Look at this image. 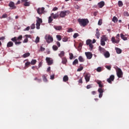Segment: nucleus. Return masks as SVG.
<instances>
[{"label":"nucleus","mask_w":129,"mask_h":129,"mask_svg":"<svg viewBox=\"0 0 129 129\" xmlns=\"http://www.w3.org/2000/svg\"><path fill=\"white\" fill-rule=\"evenodd\" d=\"M90 77H91L90 74L87 73L86 74V75L85 76V79L86 82H89V81H90Z\"/></svg>","instance_id":"11"},{"label":"nucleus","mask_w":129,"mask_h":129,"mask_svg":"<svg viewBox=\"0 0 129 129\" xmlns=\"http://www.w3.org/2000/svg\"><path fill=\"white\" fill-rule=\"evenodd\" d=\"M75 9L76 10H79V9H80V7H79V6H78V5H76L75 6Z\"/></svg>","instance_id":"59"},{"label":"nucleus","mask_w":129,"mask_h":129,"mask_svg":"<svg viewBox=\"0 0 129 129\" xmlns=\"http://www.w3.org/2000/svg\"><path fill=\"white\" fill-rule=\"evenodd\" d=\"M52 49L54 50V51H57V50H58V46L54 45L52 46Z\"/></svg>","instance_id":"39"},{"label":"nucleus","mask_w":129,"mask_h":129,"mask_svg":"<svg viewBox=\"0 0 129 129\" xmlns=\"http://www.w3.org/2000/svg\"><path fill=\"white\" fill-rule=\"evenodd\" d=\"M23 39V35H20L18 37H14L11 39V41L15 43V45H20L22 44V42L20 41Z\"/></svg>","instance_id":"1"},{"label":"nucleus","mask_w":129,"mask_h":129,"mask_svg":"<svg viewBox=\"0 0 129 129\" xmlns=\"http://www.w3.org/2000/svg\"><path fill=\"white\" fill-rule=\"evenodd\" d=\"M31 3L30 2H24V6L25 7H30Z\"/></svg>","instance_id":"29"},{"label":"nucleus","mask_w":129,"mask_h":129,"mask_svg":"<svg viewBox=\"0 0 129 129\" xmlns=\"http://www.w3.org/2000/svg\"><path fill=\"white\" fill-rule=\"evenodd\" d=\"M59 57L62 58V57H64L65 56V52L63 51L60 52V53L58 54Z\"/></svg>","instance_id":"25"},{"label":"nucleus","mask_w":129,"mask_h":129,"mask_svg":"<svg viewBox=\"0 0 129 129\" xmlns=\"http://www.w3.org/2000/svg\"><path fill=\"white\" fill-rule=\"evenodd\" d=\"M53 21V19H52V17L50 16L48 18V24H51L52 23V21Z\"/></svg>","instance_id":"40"},{"label":"nucleus","mask_w":129,"mask_h":129,"mask_svg":"<svg viewBox=\"0 0 129 129\" xmlns=\"http://www.w3.org/2000/svg\"><path fill=\"white\" fill-rule=\"evenodd\" d=\"M56 38L58 41H61V40H62V36L60 35H57Z\"/></svg>","instance_id":"35"},{"label":"nucleus","mask_w":129,"mask_h":129,"mask_svg":"<svg viewBox=\"0 0 129 129\" xmlns=\"http://www.w3.org/2000/svg\"><path fill=\"white\" fill-rule=\"evenodd\" d=\"M78 59L80 62H84V58L82 56H79Z\"/></svg>","instance_id":"31"},{"label":"nucleus","mask_w":129,"mask_h":129,"mask_svg":"<svg viewBox=\"0 0 129 129\" xmlns=\"http://www.w3.org/2000/svg\"><path fill=\"white\" fill-rule=\"evenodd\" d=\"M53 28L56 30V31H61V30H62V26H57L55 25L53 26Z\"/></svg>","instance_id":"19"},{"label":"nucleus","mask_w":129,"mask_h":129,"mask_svg":"<svg viewBox=\"0 0 129 129\" xmlns=\"http://www.w3.org/2000/svg\"><path fill=\"white\" fill-rule=\"evenodd\" d=\"M30 26H28L24 29V31H29L30 30Z\"/></svg>","instance_id":"63"},{"label":"nucleus","mask_w":129,"mask_h":129,"mask_svg":"<svg viewBox=\"0 0 129 129\" xmlns=\"http://www.w3.org/2000/svg\"><path fill=\"white\" fill-rule=\"evenodd\" d=\"M70 14V11L69 10L61 11L59 14L60 18H65L67 15H69Z\"/></svg>","instance_id":"5"},{"label":"nucleus","mask_w":129,"mask_h":129,"mask_svg":"<svg viewBox=\"0 0 129 129\" xmlns=\"http://www.w3.org/2000/svg\"><path fill=\"white\" fill-rule=\"evenodd\" d=\"M8 17V14H4L2 16V19H5Z\"/></svg>","instance_id":"58"},{"label":"nucleus","mask_w":129,"mask_h":129,"mask_svg":"<svg viewBox=\"0 0 129 129\" xmlns=\"http://www.w3.org/2000/svg\"><path fill=\"white\" fill-rule=\"evenodd\" d=\"M69 80V78L68 77V76L66 75L63 78V81L64 82H67Z\"/></svg>","instance_id":"24"},{"label":"nucleus","mask_w":129,"mask_h":129,"mask_svg":"<svg viewBox=\"0 0 129 129\" xmlns=\"http://www.w3.org/2000/svg\"><path fill=\"white\" fill-rule=\"evenodd\" d=\"M118 20L117 19V18L116 17L114 16L112 19V22H114V23H117V21Z\"/></svg>","instance_id":"32"},{"label":"nucleus","mask_w":129,"mask_h":129,"mask_svg":"<svg viewBox=\"0 0 129 129\" xmlns=\"http://www.w3.org/2000/svg\"><path fill=\"white\" fill-rule=\"evenodd\" d=\"M35 28H36V26L35 25V24H32L31 26V30H34V29H35Z\"/></svg>","instance_id":"49"},{"label":"nucleus","mask_w":129,"mask_h":129,"mask_svg":"<svg viewBox=\"0 0 129 129\" xmlns=\"http://www.w3.org/2000/svg\"><path fill=\"white\" fill-rule=\"evenodd\" d=\"M30 65H31V62L30 61H27L25 63V67H27V68H28Z\"/></svg>","instance_id":"41"},{"label":"nucleus","mask_w":129,"mask_h":129,"mask_svg":"<svg viewBox=\"0 0 129 129\" xmlns=\"http://www.w3.org/2000/svg\"><path fill=\"white\" fill-rule=\"evenodd\" d=\"M91 42H92L91 40H90V39L87 40L86 41V44L87 45H90V44H92Z\"/></svg>","instance_id":"42"},{"label":"nucleus","mask_w":129,"mask_h":129,"mask_svg":"<svg viewBox=\"0 0 129 129\" xmlns=\"http://www.w3.org/2000/svg\"><path fill=\"white\" fill-rule=\"evenodd\" d=\"M56 44L57 47H60L61 44L60 43V42L59 41H56Z\"/></svg>","instance_id":"57"},{"label":"nucleus","mask_w":129,"mask_h":129,"mask_svg":"<svg viewBox=\"0 0 129 129\" xmlns=\"http://www.w3.org/2000/svg\"><path fill=\"white\" fill-rule=\"evenodd\" d=\"M78 21L79 23L81 26H83V27H85V26L87 25V24L89 23V21L87 19H78Z\"/></svg>","instance_id":"2"},{"label":"nucleus","mask_w":129,"mask_h":129,"mask_svg":"<svg viewBox=\"0 0 129 129\" xmlns=\"http://www.w3.org/2000/svg\"><path fill=\"white\" fill-rule=\"evenodd\" d=\"M82 70H83V67H81L77 69L78 72H80V71H82Z\"/></svg>","instance_id":"46"},{"label":"nucleus","mask_w":129,"mask_h":129,"mask_svg":"<svg viewBox=\"0 0 129 129\" xmlns=\"http://www.w3.org/2000/svg\"><path fill=\"white\" fill-rule=\"evenodd\" d=\"M13 46H14V43H13L12 41H9L7 43V48H11V47H13Z\"/></svg>","instance_id":"22"},{"label":"nucleus","mask_w":129,"mask_h":129,"mask_svg":"<svg viewBox=\"0 0 129 129\" xmlns=\"http://www.w3.org/2000/svg\"><path fill=\"white\" fill-rule=\"evenodd\" d=\"M79 83H81V84H82L83 83V82L82 81V78H81L78 81Z\"/></svg>","instance_id":"60"},{"label":"nucleus","mask_w":129,"mask_h":129,"mask_svg":"<svg viewBox=\"0 0 129 129\" xmlns=\"http://www.w3.org/2000/svg\"><path fill=\"white\" fill-rule=\"evenodd\" d=\"M76 64H78V59H76L73 62V65L75 66Z\"/></svg>","instance_id":"38"},{"label":"nucleus","mask_w":129,"mask_h":129,"mask_svg":"<svg viewBox=\"0 0 129 129\" xmlns=\"http://www.w3.org/2000/svg\"><path fill=\"white\" fill-rule=\"evenodd\" d=\"M37 13L38 15H43V14H45L46 11H45V8H39L37 10Z\"/></svg>","instance_id":"7"},{"label":"nucleus","mask_w":129,"mask_h":129,"mask_svg":"<svg viewBox=\"0 0 129 129\" xmlns=\"http://www.w3.org/2000/svg\"><path fill=\"white\" fill-rule=\"evenodd\" d=\"M40 42V37L39 36H37L35 40V43H36V44H38Z\"/></svg>","instance_id":"37"},{"label":"nucleus","mask_w":129,"mask_h":129,"mask_svg":"<svg viewBox=\"0 0 129 129\" xmlns=\"http://www.w3.org/2000/svg\"><path fill=\"white\" fill-rule=\"evenodd\" d=\"M116 75L118 78H122L123 76V73L122 72V71H121V69L120 68H117L116 70Z\"/></svg>","instance_id":"3"},{"label":"nucleus","mask_w":129,"mask_h":129,"mask_svg":"<svg viewBox=\"0 0 129 129\" xmlns=\"http://www.w3.org/2000/svg\"><path fill=\"white\" fill-rule=\"evenodd\" d=\"M74 56L73 55V53H70V60H72L73 59V57Z\"/></svg>","instance_id":"52"},{"label":"nucleus","mask_w":129,"mask_h":129,"mask_svg":"<svg viewBox=\"0 0 129 129\" xmlns=\"http://www.w3.org/2000/svg\"><path fill=\"white\" fill-rule=\"evenodd\" d=\"M96 70L97 72H101L102 71V70L101 69V67H99L98 68H97Z\"/></svg>","instance_id":"44"},{"label":"nucleus","mask_w":129,"mask_h":129,"mask_svg":"<svg viewBox=\"0 0 129 129\" xmlns=\"http://www.w3.org/2000/svg\"><path fill=\"white\" fill-rule=\"evenodd\" d=\"M51 16L53 18V19H56L59 18V14H54V13H51Z\"/></svg>","instance_id":"20"},{"label":"nucleus","mask_w":129,"mask_h":129,"mask_svg":"<svg viewBox=\"0 0 129 129\" xmlns=\"http://www.w3.org/2000/svg\"><path fill=\"white\" fill-rule=\"evenodd\" d=\"M79 36V34L78 33H75L73 35V38L74 39H76V38H77V37Z\"/></svg>","instance_id":"43"},{"label":"nucleus","mask_w":129,"mask_h":129,"mask_svg":"<svg viewBox=\"0 0 129 129\" xmlns=\"http://www.w3.org/2000/svg\"><path fill=\"white\" fill-rule=\"evenodd\" d=\"M56 11H58V8L57 7H54L52 9L53 12H55Z\"/></svg>","instance_id":"61"},{"label":"nucleus","mask_w":129,"mask_h":129,"mask_svg":"<svg viewBox=\"0 0 129 129\" xmlns=\"http://www.w3.org/2000/svg\"><path fill=\"white\" fill-rule=\"evenodd\" d=\"M101 46H105V41L101 39Z\"/></svg>","instance_id":"48"},{"label":"nucleus","mask_w":129,"mask_h":129,"mask_svg":"<svg viewBox=\"0 0 129 129\" xmlns=\"http://www.w3.org/2000/svg\"><path fill=\"white\" fill-rule=\"evenodd\" d=\"M46 63H47L48 65H52L53 64V59H51L50 57L46 58Z\"/></svg>","instance_id":"14"},{"label":"nucleus","mask_w":129,"mask_h":129,"mask_svg":"<svg viewBox=\"0 0 129 129\" xmlns=\"http://www.w3.org/2000/svg\"><path fill=\"white\" fill-rule=\"evenodd\" d=\"M95 81H96V83H97V84H98L99 87H100V88H103V87H104L103 83H102V82L101 81L97 80Z\"/></svg>","instance_id":"12"},{"label":"nucleus","mask_w":129,"mask_h":129,"mask_svg":"<svg viewBox=\"0 0 129 129\" xmlns=\"http://www.w3.org/2000/svg\"><path fill=\"white\" fill-rule=\"evenodd\" d=\"M119 37H120L119 34H117L116 37L117 40H119Z\"/></svg>","instance_id":"64"},{"label":"nucleus","mask_w":129,"mask_h":129,"mask_svg":"<svg viewBox=\"0 0 129 129\" xmlns=\"http://www.w3.org/2000/svg\"><path fill=\"white\" fill-rule=\"evenodd\" d=\"M118 7H122L123 6V4L122 3V1H119L118 2Z\"/></svg>","instance_id":"34"},{"label":"nucleus","mask_w":129,"mask_h":129,"mask_svg":"<svg viewBox=\"0 0 129 129\" xmlns=\"http://www.w3.org/2000/svg\"><path fill=\"white\" fill-rule=\"evenodd\" d=\"M111 41L113 44H118L119 43V40H115L114 37H112Z\"/></svg>","instance_id":"17"},{"label":"nucleus","mask_w":129,"mask_h":129,"mask_svg":"<svg viewBox=\"0 0 129 129\" xmlns=\"http://www.w3.org/2000/svg\"><path fill=\"white\" fill-rule=\"evenodd\" d=\"M36 63H37V60L32 59L30 62V64H31V65H35V64H36Z\"/></svg>","instance_id":"33"},{"label":"nucleus","mask_w":129,"mask_h":129,"mask_svg":"<svg viewBox=\"0 0 129 129\" xmlns=\"http://www.w3.org/2000/svg\"><path fill=\"white\" fill-rule=\"evenodd\" d=\"M101 40H102V41H107V37H106L105 36V35H104L102 36Z\"/></svg>","instance_id":"36"},{"label":"nucleus","mask_w":129,"mask_h":129,"mask_svg":"<svg viewBox=\"0 0 129 129\" xmlns=\"http://www.w3.org/2000/svg\"><path fill=\"white\" fill-rule=\"evenodd\" d=\"M99 51L101 54H103L106 50L104 48L102 47L101 46H99Z\"/></svg>","instance_id":"15"},{"label":"nucleus","mask_w":129,"mask_h":129,"mask_svg":"<svg viewBox=\"0 0 129 129\" xmlns=\"http://www.w3.org/2000/svg\"><path fill=\"white\" fill-rule=\"evenodd\" d=\"M43 81L44 82H47L48 80H47V75H43L42 76Z\"/></svg>","instance_id":"26"},{"label":"nucleus","mask_w":129,"mask_h":129,"mask_svg":"<svg viewBox=\"0 0 129 129\" xmlns=\"http://www.w3.org/2000/svg\"><path fill=\"white\" fill-rule=\"evenodd\" d=\"M30 54L29 52H27L23 55V58H27V57H29Z\"/></svg>","instance_id":"30"},{"label":"nucleus","mask_w":129,"mask_h":129,"mask_svg":"<svg viewBox=\"0 0 129 129\" xmlns=\"http://www.w3.org/2000/svg\"><path fill=\"white\" fill-rule=\"evenodd\" d=\"M95 36L97 38V39H99V37H100V33H99V31H98V28H97V29H96V33L95 34Z\"/></svg>","instance_id":"23"},{"label":"nucleus","mask_w":129,"mask_h":129,"mask_svg":"<svg viewBox=\"0 0 129 129\" xmlns=\"http://www.w3.org/2000/svg\"><path fill=\"white\" fill-rule=\"evenodd\" d=\"M45 50H46V48H45L44 47H43L42 46L40 47V51H41V52H43L45 51Z\"/></svg>","instance_id":"53"},{"label":"nucleus","mask_w":129,"mask_h":129,"mask_svg":"<svg viewBox=\"0 0 129 129\" xmlns=\"http://www.w3.org/2000/svg\"><path fill=\"white\" fill-rule=\"evenodd\" d=\"M87 58L90 60V59H91L92 58V56H93V54L91 52H86L85 53Z\"/></svg>","instance_id":"10"},{"label":"nucleus","mask_w":129,"mask_h":129,"mask_svg":"<svg viewBox=\"0 0 129 129\" xmlns=\"http://www.w3.org/2000/svg\"><path fill=\"white\" fill-rule=\"evenodd\" d=\"M37 20H36V29L37 30L40 29V26H41V24L43 23V20L42 19L39 18V17H36Z\"/></svg>","instance_id":"4"},{"label":"nucleus","mask_w":129,"mask_h":129,"mask_svg":"<svg viewBox=\"0 0 129 129\" xmlns=\"http://www.w3.org/2000/svg\"><path fill=\"white\" fill-rule=\"evenodd\" d=\"M114 75H111L109 78L107 79V82L111 84V83H112V81H114Z\"/></svg>","instance_id":"8"},{"label":"nucleus","mask_w":129,"mask_h":129,"mask_svg":"<svg viewBox=\"0 0 129 129\" xmlns=\"http://www.w3.org/2000/svg\"><path fill=\"white\" fill-rule=\"evenodd\" d=\"M98 24L99 26H101L102 25V19H100L98 22Z\"/></svg>","instance_id":"45"},{"label":"nucleus","mask_w":129,"mask_h":129,"mask_svg":"<svg viewBox=\"0 0 129 129\" xmlns=\"http://www.w3.org/2000/svg\"><path fill=\"white\" fill-rule=\"evenodd\" d=\"M89 46L91 50L93 49V45L92 44V43H91V44H89Z\"/></svg>","instance_id":"62"},{"label":"nucleus","mask_w":129,"mask_h":129,"mask_svg":"<svg viewBox=\"0 0 129 129\" xmlns=\"http://www.w3.org/2000/svg\"><path fill=\"white\" fill-rule=\"evenodd\" d=\"M103 54L105 58H109L110 57V53L108 51H106Z\"/></svg>","instance_id":"18"},{"label":"nucleus","mask_w":129,"mask_h":129,"mask_svg":"<svg viewBox=\"0 0 129 129\" xmlns=\"http://www.w3.org/2000/svg\"><path fill=\"white\" fill-rule=\"evenodd\" d=\"M115 50L117 53V54H120L122 52L121 49L120 48H118L117 47L115 48Z\"/></svg>","instance_id":"28"},{"label":"nucleus","mask_w":129,"mask_h":129,"mask_svg":"<svg viewBox=\"0 0 129 129\" xmlns=\"http://www.w3.org/2000/svg\"><path fill=\"white\" fill-rule=\"evenodd\" d=\"M67 32H68V33H71V32H73V29L69 28Z\"/></svg>","instance_id":"54"},{"label":"nucleus","mask_w":129,"mask_h":129,"mask_svg":"<svg viewBox=\"0 0 129 129\" xmlns=\"http://www.w3.org/2000/svg\"><path fill=\"white\" fill-rule=\"evenodd\" d=\"M123 15L125 17H129L128 12H124Z\"/></svg>","instance_id":"50"},{"label":"nucleus","mask_w":129,"mask_h":129,"mask_svg":"<svg viewBox=\"0 0 129 129\" xmlns=\"http://www.w3.org/2000/svg\"><path fill=\"white\" fill-rule=\"evenodd\" d=\"M29 41V39L27 38H25V39L23 40V43H28Z\"/></svg>","instance_id":"55"},{"label":"nucleus","mask_w":129,"mask_h":129,"mask_svg":"<svg viewBox=\"0 0 129 129\" xmlns=\"http://www.w3.org/2000/svg\"><path fill=\"white\" fill-rule=\"evenodd\" d=\"M61 59H62L61 63L66 65V64H67L68 62L67 58H66V57H62Z\"/></svg>","instance_id":"21"},{"label":"nucleus","mask_w":129,"mask_h":129,"mask_svg":"<svg viewBox=\"0 0 129 129\" xmlns=\"http://www.w3.org/2000/svg\"><path fill=\"white\" fill-rule=\"evenodd\" d=\"M45 39L48 44H50V43H52L53 42V37L51 36V35H45Z\"/></svg>","instance_id":"6"},{"label":"nucleus","mask_w":129,"mask_h":129,"mask_svg":"<svg viewBox=\"0 0 129 129\" xmlns=\"http://www.w3.org/2000/svg\"><path fill=\"white\" fill-rule=\"evenodd\" d=\"M34 80L38 81V82H42V79H38L37 78H35Z\"/></svg>","instance_id":"47"},{"label":"nucleus","mask_w":129,"mask_h":129,"mask_svg":"<svg viewBox=\"0 0 129 129\" xmlns=\"http://www.w3.org/2000/svg\"><path fill=\"white\" fill-rule=\"evenodd\" d=\"M67 41H68V38H67V37L63 38V39H62L63 42H67Z\"/></svg>","instance_id":"51"},{"label":"nucleus","mask_w":129,"mask_h":129,"mask_svg":"<svg viewBox=\"0 0 129 129\" xmlns=\"http://www.w3.org/2000/svg\"><path fill=\"white\" fill-rule=\"evenodd\" d=\"M106 68L108 69V70H111V66H106Z\"/></svg>","instance_id":"56"},{"label":"nucleus","mask_w":129,"mask_h":129,"mask_svg":"<svg viewBox=\"0 0 129 129\" xmlns=\"http://www.w3.org/2000/svg\"><path fill=\"white\" fill-rule=\"evenodd\" d=\"M98 92H99V98H101L102 96L103 95V92H104V89H102V88H100L98 89Z\"/></svg>","instance_id":"9"},{"label":"nucleus","mask_w":129,"mask_h":129,"mask_svg":"<svg viewBox=\"0 0 129 129\" xmlns=\"http://www.w3.org/2000/svg\"><path fill=\"white\" fill-rule=\"evenodd\" d=\"M120 37L121 39H122V40H123L124 41H126V40H127V38H126V37L123 35L122 33L120 34Z\"/></svg>","instance_id":"27"},{"label":"nucleus","mask_w":129,"mask_h":129,"mask_svg":"<svg viewBox=\"0 0 129 129\" xmlns=\"http://www.w3.org/2000/svg\"><path fill=\"white\" fill-rule=\"evenodd\" d=\"M9 6L11 8V10H15V9H17V7L15 6V3L13 2H10Z\"/></svg>","instance_id":"13"},{"label":"nucleus","mask_w":129,"mask_h":129,"mask_svg":"<svg viewBox=\"0 0 129 129\" xmlns=\"http://www.w3.org/2000/svg\"><path fill=\"white\" fill-rule=\"evenodd\" d=\"M105 5V4L104 3V2H103V1L100 2L98 4V6H99V8H100V9L103 8V7H104Z\"/></svg>","instance_id":"16"}]
</instances>
